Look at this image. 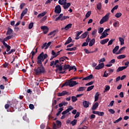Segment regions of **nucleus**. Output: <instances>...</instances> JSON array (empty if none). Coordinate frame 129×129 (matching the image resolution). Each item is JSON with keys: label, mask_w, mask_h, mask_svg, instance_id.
Wrapping results in <instances>:
<instances>
[{"label": "nucleus", "mask_w": 129, "mask_h": 129, "mask_svg": "<svg viewBox=\"0 0 129 129\" xmlns=\"http://www.w3.org/2000/svg\"><path fill=\"white\" fill-rule=\"evenodd\" d=\"M124 69H126V67H119L116 70V72H120V71H122V70H124Z\"/></svg>", "instance_id": "21"}, {"label": "nucleus", "mask_w": 129, "mask_h": 129, "mask_svg": "<svg viewBox=\"0 0 129 129\" xmlns=\"http://www.w3.org/2000/svg\"><path fill=\"white\" fill-rule=\"evenodd\" d=\"M103 67H104V63H99L98 66H97L95 68V69H96V70H100V69H102Z\"/></svg>", "instance_id": "10"}, {"label": "nucleus", "mask_w": 129, "mask_h": 129, "mask_svg": "<svg viewBox=\"0 0 129 129\" xmlns=\"http://www.w3.org/2000/svg\"><path fill=\"white\" fill-rule=\"evenodd\" d=\"M122 120V118L121 117H120L118 119H117L115 121H114V123H117L118 122H119V121H120Z\"/></svg>", "instance_id": "47"}, {"label": "nucleus", "mask_w": 129, "mask_h": 129, "mask_svg": "<svg viewBox=\"0 0 129 129\" xmlns=\"http://www.w3.org/2000/svg\"><path fill=\"white\" fill-rule=\"evenodd\" d=\"M29 108H30V109H34V108H35V106H34V105L30 104H29Z\"/></svg>", "instance_id": "63"}, {"label": "nucleus", "mask_w": 129, "mask_h": 129, "mask_svg": "<svg viewBox=\"0 0 129 129\" xmlns=\"http://www.w3.org/2000/svg\"><path fill=\"white\" fill-rule=\"evenodd\" d=\"M88 35V32H85L81 36V38L82 39H85L86 37H87V35Z\"/></svg>", "instance_id": "25"}, {"label": "nucleus", "mask_w": 129, "mask_h": 129, "mask_svg": "<svg viewBox=\"0 0 129 129\" xmlns=\"http://www.w3.org/2000/svg\"><path fill=\"white\" fill-rule=\"evenodd\" d=\"M84 51H85V53H86V54H90V53H93V51H90L89 50H88V49H84Z\"/></svg>", "instance_id": "51"}, {"label": "nucleus", "mask_w": 129, "mask_h": 129, "mask_svg": "<svg viewBox=\"0 0 129 129\" xmlns=\"http://www.w3.org/2000/svg\"><path fill=\"white\" fill-rule=\"evenodd\" d=\"M108 77V73H107L106 72V71H105L104 73V75H103V77Z\"/></svg>", "instance_id": "61"}, {"label": "nucleus", "mask_w": 129, "mask_h": 129, "mask_svg": "<svg viewBox=\"0 0 129 129\" xmlns=\"http://www.w3.org/2000/svg\"><path fill=\"white\" fill-rule=\"evenodd\" d=\"M11 34H13V29H12L11 28H9L6 34L7 35H11Z\"/></svg>", "instance_id": "33"}, {"label": "nucleus", "mask_w": 129, "mask_h": 129, "mask_svg": "<svg viewBox=\"0 0 129 129\" xmlns=\"http://www.w3.org/2000/svg\"><path fill=\"white\" fill-rule=\"evenodd\" d=\"M102 7V5L101 4V3H99L98 4H97V9L98 10V11H100Z\"/></svg>", "instance_id": "26"}, {"label": "nucleus", "mask_w": 129, "mask_h": 129, "mask_svg": "<svg viewBox=\"0 0 129 129\" xmlns=\"http://www.w3.org/2000/svg\"><path fill=\"white\" fill-rule=\"evenodd\" d=\"M79 115H80V112H77L76 115L75 116V118H77V117H79Z\"/></svg>", "instance_id": "57"}, {"label": "nucleus", "mask_w": 129, "mask_h": 129, "mask_svg": "<svg viewBox=\"0 0 129 129\" xmlns=\"http://www.w3.org/2000/svg\"><path fill=\"white\" fill-rule=\"evenodd\" d=\"M95 44V38H93L92 40L90 41L89 43V47H92Z\"/></svg>", "instance_id": "14"}, {"label": "nucleus", "mask_w": 129, "mask_h": 129, "mask_svg": "<svg viewBox=\"0 0 129 129\" xmlns=\"http://www.w3.org/2000/svg\"><path fill=\"white\" fill-rule=\"evenodd\" d=\"M77 100H78V99H77V97H75L74 96H72V100L73 102H75L77 101Z\"/></svg>", "instance_id": "39"}, {"label": "nucleus", "mask_w": 129, "mask_h": 129, "mask_svg": "<svg viewBox=\"0 0 129 129\" xmlns=\"http://www.w3.org/2000/svg\"><path fill=\"white\" fill-rule=\"evenodd\" d=\"M51 44H52V42L51 41H49L47 44H46V47H45V50L48 49V48H49V46L51 45Z\"/></svg>", "instance_id": "55"}, {"label": "nucleus", "mask_w": 129, "mask_h": 129, "mask_svg": "<svg viewBox=\"0 0 129 129\" xmlns=\"http://www.w3.org/2000/svg\"><path fill=\"white\" fill-rule=\"evenodd\" d=\"M85 89H86V87H80L77 90V91H84V90H85Z\"/></svg>", "instance_id": "32"}, {"label": "nucleus", "mask_w": 129, "mask_h": 129, "mask_svg": "<svg viewBox=\"0 0 129 129\" xmlns=\"http://www.w3.org/2000/svg\"><path fill=\"white\" fill-rule=\"evenodd\" d=\"M97 33V30L94 29L92 32V35L94 36V37H96V34Z\"/></svg>", "instance_id": "35"}, {"label": "nucleus", "mask_w": 129, "mask_h": 129, "mask_svg": "<svg viewBox=\"0 0 129 129\" xmlns=\"http://www.w3.org/2000/svg\"><path fill=\"white\" fill-rule=\"evenodd\" d=\"M56 125L57 126V128H60V127H61V125H62V123L59 120H56Z\"/></svg>", "instance_id": "24"}, {"label": "nucleus", "mask_w": 129, "mask_h": 129, "mask_svg": "<svg viewBox=\"0 0 129 129\" xmlns=\"http://www.w3.org/2000/svg\"><path fill=\"white\" fill-rule=\"evenodd\" d=\"M92 113L94 114H97L99 116H103L104 115V113L103 112H100L97 111H93Z\"/></svg>", "instance_id": "11"}, {"label": "nucleus", "mask_w": 129, "mask_h": 129, "mask_svg": "<svg viewBox=\"0 0 129 129\" xmlns=\"http://www.w3.org/2000/svg\"><path fill=\"white\" fill-rule=\"evenodd\" d=\"M61 6L60 5H57L55 6L54 9V12L55 14H60L61 13Z\"/></svg>", "instance_id": "7"}, {"label": "nucleus", "mask_w": 129, "mask_h": 129, "mask_svg": "<svg viewBox=\"0 0 129 129\" xmlns=\"http://www.w3.org/2000/svg\"><path fill=\"white\" fill-rule=\"evenodd\" d=\"M58 126L55 123H53L52 129H58Z\"/></svg>", "instance_id": "60"}, {"label": "nucleus", "mask_w": 129, "mask_h": 129, "mask_svg": "<svg viewBox=\"0 0 129 129\" xmlns=\"http://www.w3.org/2000/svg\"><path fill=\"white\" fill-rule=\"evenodd\" d=\"M68 104V102H62L58 104L59 107H62V106H63V105L66 106Z\"/></svg>", "instance_id": "30"}, {"label": "nucleus", "mask_w": 129, "mask_h": 129, "mask_svg": "<svg viewBox=\"0 0 129 129\" xmlns=\"http://www.w3.org/2000/svg\"><path fill=\"white\" fill-rule=\"evenodd\" d=\"M108 111L110 112V113H111V114H114V113H115V111L112 109H109Z\"/></svg>", "instance_id": "49"}, {"label": "nucleus", "mask_w": 129, "mask_h": 129, "mask_svg": "<svg viewBox=\"0 0 129 129\" xmlns=\"http://www.w3.org/2000/svg\"><path fill=\"white\" fill-rule=\"evenodd\" d=\"M6 48H7V49H6L7 52H9V51L11 50V46L10 45L6 46Z\"/></svg>", "instance_id": "64"}, {"label": "nucleus", "mask_w": 129, "mask_h": 129, "mask_svg": "<svg viewBox=\"0 0 129 129\" xmlns=\"http://www.w3.org/2000/svg\"><path fill=\"white\" fill-rule=\"evenodd\" d=\"M47 14L46 12H43L42 13L39 14L38 16H37V18H41L42 17H44L46 14Z\"/></svg>", "instance_id": "31"}, {"label": "nucleus", "mask_w": 129, "mask_h": 129, "mask_svg": "<svg viewBox=\"0 0 129 129\" xmlns=\"http://www.w3.org/2000/svg\"><path fill=\"white\" fill-rule=\"evenodd\" d=\"M72 109H73V107H72V106H70V107H69L67 109L68 112H69L70 111H71Z\"/></svg>", "instance_id": "56"}, {"label": "nucleus", "mask_w": 129, "mask_h": 129, "mask_svg": "<svg viewBox=\"0 0 129 129\" xmlns=\"http://www.w3.org/2000/svg\"><path fill=\"white\" fill-rule=\"evenodd\" d=\"M126 56L125 54H121L117 57V59H123V58H125Z\"/></svg>", "instance_id": "36"}, {"label": "nucleus", "mask_w": 129, "mask_h": 129, "mask_svg": "<svg viewBox=\"0 0 129 129\" xmlns=\"http://www.w3.org/2000/svg\"><path fill=\"white\" fill-rule=\"evenodd\" d=\"M72 42V38L71 37H69L67 41L65 42L64 45H68L70 43Z\"/></svg>", "instance_id": "28"}, {"label": "nucleus", "mask_w": 129, "mask_h": 129, "mask_svg": "<svg viewBox=\"0 0 129 129\" xmlns=\"http://www.w3.org/2000/svg\"><path fill=\"white\" fill-rule=\"evenodd\" d=\"M103 30H104V28H103V27H100L98 29V32L99 33V34H101V33L103 32Z\"/></svg>", "instance_id": "40"}, {"label": "nucleus", "mask_w": 129, "mask_h": 129, "mask_svg": "<svg viewBox=\"0 0 129 129\" xmlns=\"http://www.w3.org/2000/svg\"><path fill=\"white\" fill-rule=\"evenodd\" d=\"M68 94V92L66 91H63L61 93H58V96H64V95Z\"/></svg>", "instance_id": "17"}, {"label": "nucleus", "mask_w": 129, "mask_h": 129, "mask_svg": "<svg viewBox=\"0 0 129 129\" xmlns=\"http://www.w3.org/2000/svg\"><path fill=\"white\" fill-rule=\"evenodd\" d=\"M76 123H77V119H74L71 122V124H72V125H75L76 124Z\"/></svg>", "instance_id": "45"}, {"label": "nucleus", "mask_w": 129, "mask_h": 129, "mask_svg": "<svg viewBox=\"0 0 129 129\" xmlns=\"http://www.w3.org/2000/svg\"><path fill=\"white\" fill-rule=\"evenodd\" d=\"M67 51H75L76 50V47H72L70 48H67Z\"/></svg>", "instance_id": "50"}, {"label": "nucleus", "mask_w": 129, "mask_h": 129, "mask_svg": "<svg viewBox=\"0 0 129 129\" xmlns=\"http://www.w3.org/2000/svg\"><path fill=\"white\" fill-rule=\"evenodd\" d=\"M113 26L114 28H117V27H119V22L118 21H116L113 24Z\"/></svg>", "instance_id": "29"}, {"label": "nucleus", "mask_w": 129, "mask_h": 129, "mask_svg": "<svg viewBox=\"0 0 129 129\" xmlns=\"http://www.w3.org/2000/svg\"><path fill=\"white\" fill-rule=\"evenodd\" d=\"M94 83V82L93 81H91L86 84V86H90V85H92Z\"/></svg>", "instance_id": "53"}, {"label": "nucleus", "mask_w": 129, "mask_h": 129, "mask_svg": "<svg viewBox=\"0 0 129 129\" xmlns=\"http://www.w3.org/2000/svg\"><path fill=\"white\" fill-rule=\"evenodd\" d=\"M38 51V49L37 48H36L35 49V52L34 51H32L31 52V54H32V57L31 59H33V58H34V56H35V54H36V53H37V52Z\"/></svg>", "instance_id": "38"}, {"label": "nucleus", "mask_w": 129, "mask_h": 129, "mask_svg": "<svg viewBox=\"0 0 129 129\" xmlns=\"http://www.w3.org/2000/svg\"><path fill=\"white\" fill-rule=\"evenodd\" d=\"M119 40L120 41L121 45H124V39H123V38L119 37Z\"/></svg>", "instance_id": "27"}, {"label": "nucleus", "mask_w": 129, "mask_h": 129, "mask_svg": "<svg viewBox=\"0 0 129 129\" xmlns=\"http://www.w3.org/2000/svg\"><path fill=\"white\" fill-rule=\"evenodd\" d=\"M41 30H42L43 32V34H46L48 32H49V28L47 26H41Z\"/></svg>", "instance_id": "9"}, {"label": "nucleus", "mask_w": 129, "mask_h": 129, "mask_svg": "<svg viewBox=\"0 0 129 129\" xmlns=\"http://www.w3.org/2000/svg\"><path fill=\"white\" fill-rule=\"evenodd\" d=\"M27 13H28V9L25 8V10L21 13V17H20L21 20L23 19L25 15H26Z\"/></svg>", "instance_id": "13"}, {"label": "nucleus", "mask_w": 129, "mask_h": 129, "mask_svg": "<svg viewBox=\"0 0 129 129\" xmlns=\"http://www.w3.org/2000/svg\"><path fill=\"white\" fill-rule=\"evenodd\" d=\"M101 62H105V58H102L99 60V63H101Z\"/></svg>", "instance_id": "58"}, {"label": "nucleus", "mask_w": 129, "mask_h": 129, "mask_svg": "<svg viewBox=\"0 0 129 129\" xmlns=\"http://www.w3.org/2000/svg\"><path fill=\"white\" fill-rule=\"evenodd\" d=\"M110 89V87L108 85H106L105 86V88L104 91V93H105V92H106L107 91H108V90H109Z\"/></svg>", "instance_id": "37"}, {"label": "nucleus", "mask_w": 129, "mask_h": 129, "mask_svg": "<svg viewBox=\"0 0 129 129\" xmlns=\"http://www.w3.org/2000/svg\"><path fill=\"white\" fill-rule=\"evenodd\" d=\"M46 46H47V42L44 43L41 47V49H45Z\"/></svg>", "instance_id": "59"}, {"label": "nucleus", "mask_w": 129, "mask_h": 129, "mask_svg": "<svg viewBox=\"0 0 129 129\" xmlns=\"http://www.w3.org/2000/svg\"><path fill=\"white\" fill-rule=\"evenodd\" d=\"M8 66H9V63H8V62H5V63L3 64V67H4V68H7V67H8Z\"/></svg>", "instance_id": "62"}, {"label": "nucleus", "mask_w": 129, "mask_h": 129, "mask_svg": "<svg viewBox=\"0 0 129 129\" xmlns=\"http://www.w3.org/2000/svg\"><path fill=\"white\" fill-rule=\"evenodd\" d=\"M74 70V72L76 71V67L75 66L71 67L70 66V68H69V71H71V70Z\"/></svg>", "instance_id": "34"}, {"label": "nucleus", "mask_w": 129, "mask_h": 129, "mask_svg": "<svg viewBox=\"0 0 129 129\" xmlns=\"http://www.w3.org/2000/svg\"><path fill=\"white\" fill-rule=\"evenodd\" d=\"M77 84H78V83H77L76 81H73L72 79H70L68 82L64 83L62 87L70 86V87H74V86L77 85Z\"/></svg>", "instance_id": "4"}, {"label": "nucleus", "mask_w": 129, "mask_h": 129, "mask_svg": "<svg viewBox=\"0 0 129 129\" xmlns=\"http://www.w3.org/2000/svg\"><path fill=\"white\" fill-rule=\"evenodd\" d=\"M98 105H99V104L98 102H95L93 105L92 107V110H95L97 107H98Z\"/></svg>", "instance_id": "15"}, {"label": "nucleus", "mask_w": 129, "mask_h": 129, "mask_svg": "<svg viewBox=\"0 0 129 129\" xmlns=\"http://www.w3.org/2000/svg\"><path fill=\"white\" fill-rule=\"evenodd\" d=\"M107 36H108V34L103 31V32L102 33V35L100 37V39H103L104 38H106Z\"/></svg>", "instance_id": "18"}, {"label": "nucleus", "mask_w": 129, "mask_h": 129, "mask_svg": "<svg viewBox=\"0 0 129 129\" xmlns=\"http://www.w3.org/2000/svg\"><path fill=\"white\" fill-rule=\"evenodd\" d=\"M48 58L47 54H44V52H41L37 57V64L42 65V62H44L45 59Z\"/></svg>", "instance_id": "1"}, {"label": "nucleus", "mask_w": 129, "mask_h": 129, "mask_svg": "<svg viewBox=\"0 0 129 129\" xmlns=\"http://www.w3.org/2000/svg\"><path fill=\"white\" fill-rule=\"evenodd\" d=\"M55 33H56V30H54L53 31L50 32L48 34V36H51V35H53V36H54Z\"/></svg>", "instance_id": "54"}, {"label": "nucleus", "mask_w": 129, "mask_h": 129, "mask_svg": "<svg viewBox=\"0 0 129 129\" xmlns=\"http://www.w3.org/2000/svg\"><path fill=\"white\" fill-rule=\"evenodd\" d=\"M66 19H69V17L68 16H63V14H60L59 16L56 18L55 20V22L57 21H64L66 20Z\"/></svg>", "instance_id": "6"}, {"label": "nucleus", "mask_w": 129, "mask_h": 129, "mask_svg": "<svg viewBox=\"0 0 129 129\" xmlns=\"http://www.w3.org/2000/svg\"><path fill=\"white\" fill-rule=\"evenodd\" d=\"M40 67H38L34 69V73L36 75H41L43 73H45V68L43 64H40Z\"/></svg>", "instance_id": "2"}, {"label": "nucleus", "mask_w": 129, "mask_h": 129, "mask_svg": "<svg viewBox=\"0 0 129 129\" xmlns=\"http://www.w3.org/2000/svg\"><path fill=\"white\" fill-rule=\"evenodd\" d=\"M99 95H100V94H99V92H97L95 95V100L94 101H97L99 98Z\"/></svg>", "instance_id": "23"}, {"label": "nucleus", "mask_w": 129, "mask_h": 129, "mask_svg": "<svg viewBox=\"0 0 129 129\" xmlns=\"http://www.w3.org/2000/svg\"><path fill=\"white\" fill-rule=\"evenodd\" d=\"M91 103H90V102L87 101L86 100H85L83 101V106L85 108H87L89 107V105H90Z\"/></svg>", "instance_id": "8"}, {"label": "nucleus", "mask_w": 129, "mask_h": 129, "mask_svg": "<svg viewBox=\"0 0 129 129\" xmlns=\"http://www.w3.org/2000/svg\"><path fill=\"white\" fill-rule=\"evenodd\" d=\"M33 26H34V23L33 22L30 23L28 26L29 30H31V29H32V28H33Z\"/></svg>", "instance_id": "48"}, {"label": "nucleus", "mask_w": 129, "mask_h": 129, "mask_svg": "<svg viewBox=\"0 0 129 129\" xmlns=\"http://www.w3.org/2000/svg\"><path fill=\"white\" fill-rule=\"evenodd\" d=\"M72 28V24L70 23L68 24L65 27H63L61 28V30H65L66 31H68L69 29H71Z\"/></svg>", "instance_id": "12"}, {"label": "nucleus", "mask_w": 129, "mask_h": 129, "mask_svg": "<svg viewBox=\"0 0 129 129\" xmlns=\"http://www.w3.org/2000/svg\"><path fill=\"white\" fill-rule=\"evenodd\" d=\"M109 16H110V13H108L103 17L99 22L100 25H102V24L106 23V22H108L109 20Z\"/></svg>", "instance_id": "5"}, {"label": "nucleus", "mask_w": 129, "mask_h": 129, "mask_svg": "<svg viewBox=\"0 0 129 129\" xmlns=\"http://www.w3.org/2000/svg\"><path fill=\"white\" fill-rule=\"evenodd\" d=\"M115 39H112L110 40L109 41L108 43L107 46H110V45H112V43H113V41H114Z\"/></svg>", "instance_id": "46"}, {"label": "nucleus", "mask_w": 129, "mask_h": 129, "mask_svg": "<svg viewBox=\"0 0 129 129\" xmlns=\"http://www.w3.org/2000/svg\"><path fill=\"white\" fill-rule=\"evenodd\" d=\"M91 15V11L88 12L86 14V18L87 19V18H89L90 17V15Z\"/></svg>", "instance_id": "43"}, {"label": "nucleus", "mask_w": 129, "mask_h": 129, "mask_svg": "<svg viewBox=\"0 0 129 129\" xmlns=\"http://www.w3.org/2000/svg\"><path fill=\"white\" fill-rule=\"evenodd\" d=\"M58 4L60 5V6H62L64 10H66V9H68L70 6H71V4L70 3H67V0H58Z\"/></svg>", "instance_id": "3"}, {"label": "nucleus", "mask_w": 129, "mask_h": 129, "mask_svg": "<svg viewBox=\"0 0 129 129\" xmlns=\"http://www.w3.org/2000/svg\"><path fill=\"white\" fill-rule=\"evenodd\" d=\"M121 15H122L121 13H117L115 14V17L116 18H120V17H121Z\"/></svg>", "instance_id": "44"}, {"label": "nucleus", "mask_w": 129, "mask_h": 129, "mask_svg": "<svg viewBox=\"0 0 129 129\" xmlns=\"http://www.w3.org/2000/svg\"><path fill=\"white\" fill-rule=\"evenodd\" d=\"M93 77V75H90L89 76H88L87 77L83 78V80H91Z\"/></svg>", "instance_id": "20"}, {"label": "nucleus", "mask_w": 129, "mask_h": 129, "mask_svg": "<svg viewBox=\"0 0 129 129\" xmlns=\"http://www.w3.org/2000/svg\"><path fill=\"white\" fill-rule=\"evenodd\" d=\"M118 49H119V46L118 45L116 46L112 50V53L113 54H116L117 51H118Z\"/></svg>", "instance_id": "16"}, {"label": "nucleus", "mask_w": 129, "mask_h": 129, "mask_svg": "<svg viewBox=\"0 0 129 129\" xmlns=\"http://www.w3.org/2000/svg\"><path fill=\"white\" fill-rule=\"evenodd\" d=\"M51 54L52 55V56H53L54 57H57V56H58V54H56L55 53V52L54 51V50H52L51 51Z\"/></svg>", "instance_id": "52"}, {"label": "nucleus", "mask_w": 129, "mask_h": 129, "mask_svg": "<svg viewBox=\"0 0 129 129\" xmlns=\"http://www.w3.org/2000/svg\"><path fill=\"white\" fill-rule=\"evenodd\" d=\"M70 67V65H69V64H65L63 66V70H66V69H69Z\"/></svg>", "instance_id": "41"}, {"label": "nucleus", "mask_w": 129, "mask_h": 129, "mask_svg": "<svg viewBox=\"0 0 129 129\" xmlns=\"http://www.w3.org/2000/svg\"><path fill=\"white\" fill-rule=\"evenodd\" d=\"M94 88V86H91L88 87L87 91H91V90H92Z\"/></svg>", "instance_id": "42"}, {"label": "nucleus", "mask_w": 129, "mask_h": 129, "mask_svg": "<svg viewBox=\"0 0 129 129\" xmlns=\"http://www.w3.org/2000/svg\"><path fill=\"white\" fill-rule=\"evenodd\" d=\"M109 41V39L108 38L102 40L100 41V44H101V45H104L105 44H106V43H107V42H108Z\"/></svg>", "instance_id": "19"}, {"label": "nucleus", "mask_w": 129, "mask_h": 129, "mask_svg": "<svg viewBox=\"0 0 129 129\" xmlns=\"http://www.w3.org/2000/svg\"><path fill=\"white\" fill-rule=\"evenodd\" d=\"M125 49V46L121 47L119 50L116 53V55H118L119 54H121L122 51Z\"/></svg>", "instance_id": "22"}]
</instances>
